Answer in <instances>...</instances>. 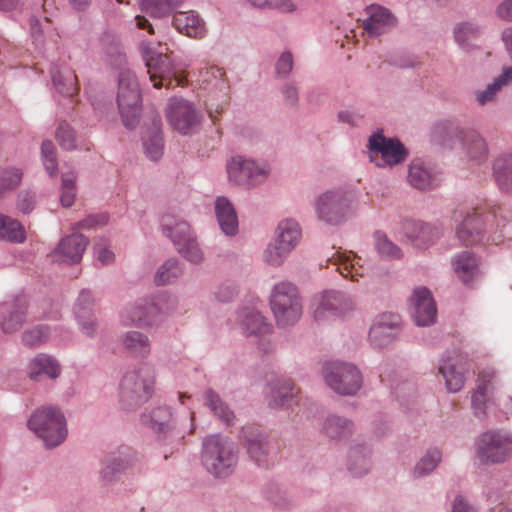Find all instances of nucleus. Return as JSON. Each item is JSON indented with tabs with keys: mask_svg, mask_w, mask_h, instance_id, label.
<instances>
[{
	"mask_svg": "<svg viewBox=\"0 0 512 512\" xmlns=\"http://www.w3.org/2000/svg\"><path fill=\"white\" fill-rule=\"evenodd\" d=\"M439 372L444 377L447 389L450 392H458L463 387V371L457 368L456 364L450 359L443 361L439 366Z\"/></svg>",
	"mask_w": 512,
	"mask_h": 512,
	"instance_id": "obj_38",
	"label": "nucleus"
},
{
	"mask_svg": "<svg viewBox=\"0 0 512 512\" xmlns=\"http://www.w3.org/2000/svg\"><path fill=\"white\" fill-rule=\"evenodd\" d=\"M76 196L75 177L73 174H63L60 201L64 207L74 203Z\"/></svg>",
	"mask_w": 512,
	"mask_h": 512,
	"instance_id": "obj_52",
	"label": "nucleus"
},
{
	"mask_svg": "<svg viewBox=\"0 0 512 512\" xmlns=\"http://www.w3.org/2000/svg\"><path fill=\"white\" fill-rule=\"evenodd\" d=\"M42 158L46 171L50 175H54L57 170L55 147L51 141H44L42 143Z\"/></svg>",
	"mask_w": 512,
	"mask_h": 512,
	"instance_id": "obj_57",
	"label": "nucleus"
},
{
	"mask_svg": "<svg viewBox=\"0 0 512 512\" xmlns=\"http://www.w3.org/2000/svg\"><path fill=\"white\" fill-rule=\"evenodd\" d=\"M168 119L176 130L188 134L199 124L200 115L191 103L174 99L169 105Z\"/></svg>",
	"mask_w": 512,
	"mask_h": 512,
	"instance_id": "obj_17",
	"label": "nucleus"
},
{
	"mask_svg": "<svg viewBox=\"0 0 512 512\" xmlns=\"http://www.w3.org/2000/svg\"><path fill=\"white\" fill-rule=\"evenodd\" d=\"M48 337V329L46 327L40 326L26 331L23 334V342L30 347H36L44 343Z\"/></svg>",
	"mask_w": 512,
	"mask_h": 512,
	"instance_id": "obj_55",
	"label": "nucleus"
},
{
	"mask_svg": "<svg viewBox=\"0 0 512 512\" xmlns=\"http://www.w3.org/2000/svg\"><path fill=\"white\" fill-rule=\"evenodd\" d=\"M117 102L125 126L134 127L140 113L141 95L136 77L130 70L119 75Z\"/></svg>",
	"mask_w": 512,
	"mask_h": 512,
	"instance_id": "obj_7",
	"label": "nucleus"
},
{
	"mask_svg": "<svg viewBox=\"0 0 512 512\" xmlns=\"http://www.w3.org/2000/svg\"><path fill=\"white\" fill-rule=\"evenodd\" d=\"M441 459V454L437 449L429 450L427 454L417 463L415 474L422 476L431 472Z\"/></svg>",
	"mask_w": 512,
	"mask_h": 512,
	"instance_id": "obj_53",
	"label": "nucleus"
},
{
	"mask_svg": "<svg viewBox=\"0 0 512 512\" xmlns=\"http://www.w3.org/2000/svg\"><path fill=\"white\" fill-rule=\"evenodd\" d=\"M108 223V216L106 214L89 215L83 221L78 223L79 229L92 228L98 225H105Z\"/></svg>",
	"mask_w": 512,
	"mask_h": 512,
	"instance_id": "obj_61",
	"label": "nucleus"
},
{
	"mask_svg": "<svg viewBox=\"0 0 512 512\" xmlns=\"http://www.w3.org/2000/svg\"><path fill=\"white\" fill-rule=\"evenodd\" d=\"M402 232L412 245L422 249L432 245L440 236L438 227L413 219L403 221Z\"/></svg>",
	"mask_w": 512,
	"mask_h": 512,
	"instance_id": "obj_18",
	"label": "nucleus"
},
{
	"mask_svg": "<svg viewBox=\"0 0 512 512\" xmlns=\"http://www.w3.org/2000/svg\"><path fill=\"white\" fill-rule=\"evenodd\" d=\"M365 11L367 19L363 22V29L370 37L382 35L396 25V18L385 7L372 4Z\"/></svg>",
	"mask_w": 512,
	"mask_h": 512,
	"instance_id": "obj_19",
	"label": "nucleus"
},
{
	"mask_svg": "<svg viewBox=\"0 0 512 512\" xmlns=\"http://www.w3.org/2000/svg\"><path fill=\"white\" fill-rule=\"evenodd\" d=\"M461 140L468 156L481 162L487 157V145L485 140L474 130L461 131Z\"/></svg>",
	"mask_w": 512,
	"mask_h": 512,
	"instance_id": "obj_33",
	"label": "nucleus"
},
{
	"mask_svg": "<svg viewBox=\"0 0 512 512\" xmlns=\"http://www.w3.org/2000/svg\"><path fill=\"white\" fill-rule=\"evenodd\" d=\"M369 156L377 166H393L403 162L407 151L399 140L375 133L369 138Z\"/></svg>",
	"mask_w": 512,
	"mask_h": 512,
	"instance_id": "obj_11",
	"label": "nucleus"
},
{
	"mask_svg": "<svg viewBox=\"0 0 512 512\" xmlns=\"http://www.w3.org/2000/svg\"><path fill=\"white\" fill-rule=\"evenodd\" d=\"M50 73L54 87L59 93L73 96L78 92L77 76L70 67L53 65Z\"/></svg>",
	"mask_w": 512,
	"mask_h": 512,
	"instance_id": "obj_25",
	"label": "nucleus"
},
{
	"mask_svg": "<svg viewBox=\"0 0 512 512\" xmlns=\"http://www.w3.org/2000/svg\"><path fill=\"white\" fill-rule=\"evenodd\" d=\"M399 330V317L395 314H381L373 322L369 339L373 346L381 348L389 344Z\"/></svg>",
	"mask_w": 512,
	"mask_h": 512,
	"instance_id": "obj_20",
	"label": "nucleus"
},
{
	"mask_svg": "<svg viewBox=\"0 0 512 512\" xmlns=\"http://www.w3.org/2000/svg\"><path fill=\"white\" fill-rule=\"evenodd\" d=\"M375 247L382 257L390 259H398L401 257L400 248L390 241L387 236L382 232L374 234Z\"/></svg>",
	"mask_w": 512,
	"mask_h": 512,
	"instance_id": "obj_46",
	"label": "nucleus"
},
{
	"mask_svg": "<svg viewBox=\"0 0 512 512\" xmlns=\"http://www.w3.org/2000/svg\"><path fill=\"white\" fill-rule=\"evenodd\" d=\"M56 139L63 149L71 150L75 147V135L67 123L59 125L56 131Z\"/></svg>",
	"mask_w": 512,
	"mask_h": 512,
	"instance_id": "obj_56",
	"label": "nucleus"
},
{
	"mask_svg": "<svg viewBox=\"0 0 512 512\" xmlns=\"http://www.w3.org/2000/svg\"><path fill=\"white\" fill-rule=\"evenodd\" d=\"M495 379V372L491 368L483 369L478 374L477 389L472 396V405L475 414H483L485 402L488 393L493 388V380Z\"/></svg>",
	"mask_w": 512,
	"mask_h": 512,
	"instance_id": "obj_30",
	"label": "nucleus"
},
{
	"mask_svg": "<svg viewBox=\"0 0 512 512\" xmlns=\"http://www.w3.org/2000/svg\"><path fill=\"white\" fill-rule=\"evenodd\" d=\"M512 80V67H506L503 74L497 77L493 83L489 84L484 90L476 93V99L480 105L492 102L501 88Z\"/></svg>",
	"mask_w": 512,
	"mask_h": 512,
	"instance_id": "obj_36",
	"label": "nucleus"
},
{
	"mask_svg": "<svg viewBox=\"0 0 512 512\" xmlns=\"http://www.w3.org/2000/svg\"><path fill=\"white\" fill-rule=\"evenodd\" d=\"M478 458L484 463H501L512 455V438L497 431L481 434L476 442Z\"/></svg>",
	"mask_w": 512,
	"mask_h": 512,
	"instance_id": "obj_9",
	"label": "nucleus"
},
{
	"mask_svg": "<svg viewBox=\"0 0 512 512\" xmlns=\"http://www.w3.org/2000/svg\"><path fill=\"white\" fill-rule=\"evenodd\" d=\"M324 378L331 389L342 395L356 393L362 384L360 372L348 363H329L324 369Z\"/></svg>",
	"mask_w": 512,
	"mask_h": 512,
	"instance_id": "obj_10",
	"label": "nucleus"
},
{
	"mask_svg": "<svg viewBox=\"0 0 512 512\" xmlns=\"http://www.w3.org/2000/svg\"><path fill=\"white\" fill-rule=\"evenodd\" d=\"M142 53L146 62L147 72L155 88L167 89L184 86L187 83L184 71H179L173 64L172 53L166 43L158 42L157 46L143 44Z\"/></svg>",
	"mask_w": 512,
	"mask_h": 512,
	"instance_id": "obj_1",
	"label": "nucleus"
},
{
	"mask_svg": "<svg viewBox=\"0 0 512 512\" xmlns=\"http://www.w3.org/2000/svg\"><path fill=\"white\" fill-rule=\"evenodd\" d=\"M215 213L222 231L226 235H234L238 229V220L231 202L225 197H218L215 201Z\"/></svg>",
	"mask_w": 512,
	"mask_h": 512,
	"instance_id": "obj_29",
	"label": "nucleus"
},
{
	"mask_svg": "<svg viewBox=\"0 0 512 512\" xmlns=\"http://www.w3.org/2000/svg\"><path fill=\"white\" fill-rule=\"evenodd\" d=\"M452 265L455 274L464 284H469L479 274V261L471 252L465 251L455 256Z\"/></svg>",
	"mask_w": 512,
	"mask_h": 512,
	"instance_id": "obj_28",
	"label": "nucleus"
},
{
	"mask_svg": "<svg viewBox=\"0 0 512 512\" xmlns=\"http://www.w3.org/2000/svg\"><path fill=\"white\" fill-rule=\"evenodd\" d=\"M268 451V442L263 435H256L247 441V452L259 465L265 463Z\"/></svg>",
	"mask_w": 512,
	"mask_h": 512,
	"instance_id": "obj_44",
	"label": "nucleus"
},
{
	"mask_svg": "<svg viewBox=\"0 0 512 512\" xmlns=\"http://www.w3.org/2000/svg\"><path fill=\"white\" fill-rule=\"evenodd\" d=\"M494 175L502 190L512 191V156L501 157L495 161Z\"/></svg>",
	"mask_w": 512,
	"mask_h": 512,
	"instance_id": "obj_40",
	"label": "nucleus"
},
{
	"mask_svg": "<svg viewBox=\"0 0 512 512\" xmlns=\"http://www.w3.org/2000/svg\"><path fill=\"white\" fill-rule=\"evenodd\" d=\"M238 460L235 444L221 435H210L203 442L202 462L216 477L230 475Z\"/></svg>",
	"mask_w": 512,
	"mask_h": 512,
	"instance_id": "obj_2",
	"label": "nucleus"
},
{
	"mask_svg": "<svg viewBox=\"0 0 512 512\" xmlns=\"http://www.w3.org/2000/svg\"><path fill=\"white\" fill-rule=\"evenodd\" d=\"M28 426L47 447H55L67 436L66 422L63 414L53 407H42L34 412L28 420Z\"/></svg>",
	"mask_w": 512,
	"mask_h": 512,
	"instance_id": "obj_4",
	"label": "nucleus"
},
{
	"mask_svg": "<svg viewBox=\"0 0 512 512\" xmlns=\"http://www.w3.org/2000/svg\"><path fill=\"white\" fill-rule=\"evenodd\" d=\"M409 310L418 326L435 322L437 309L430 291L425 287L416 288L409 298Z\"/></svg>",
	"mask_w": 512,
	"mask_h": 512,
	"instance_id": "obj_16",
	"label": "nucleus"
},
{
	"mask_svg": "<svg viewBox=\"0 0 512 512\" xmlns=\"http://www.w3.org/2000/svg\"><path fill=\"white\" fill-rule=\"evenodd\" d=\"M26 307L25 298L18 299L16 303L9 306L8 316L1 323L4 332L11 333L21 327L25 320Z\"/></svg>",
	"mask_w": 512,
	"mask_h": 512,
	"instance_id": "obj_35",
	"label": "nucleus"
},
{
	"mask_svg": "<svg viewBox=\"0 0 512 512\" xmlns=\"http://www.w3.org/2000/svg\"><path fill=\"white\" fill-rule=\"evenodd\" d=\"M497 15L503 19L512 21V0H505L497 7Z\"/></svg>",
	"mask_w": 512,
	"mask_h": 512,
	"instance_id": "obj_63",
	"label": "nucleus"
},
{
	"mask_svg": "<svg viewBox=\"0 0 512 512\" xmlns=\"http://www.w3.org/2000/svg\"><path fill=\"white\" fill-rule=\"evenodd\" d=\"M183 0H141V9L156 18H164L177 8Z\"/></svg>",
	"mask_w": 512,
	"mask_h": 512,
	"instance_id": "obj_39",
	"label": "nucleus"
},
{
	"mask_svg": "<svg viewBox=\"0 0 512 512\" xmlns=\"http://www.w3.org/2000/svg\"><path fill=\"white\" fill-rule=\"evenodd\" d=\"M452 512H475L463 497L457 496L453 502Z\"/></svg>",
	"mask_w": 512,
	"mask_h": 512,
	"instance_id": "obj_64",
	"label": "nucleus"
},
{
	"mask_svg": "<svg viewBox=\"0 0 512 512\" xmlns=\"http://www.w3.org/2000/svg\"><path fill=\"white\" fill-rule=\"evenodd\" d=\"M205 404L213 411V413L223 422L230 425L235 418L234 413L221 400L218 394L212 390H207L204 394Z\"/></svg>",
	"mask_w": 512,
	"mask_h": 512,
	"instance_id": "obj_41",
	"label": "nucleus"
},
{
	"mask_svg": "<svg viewBox=\"0 0 512 512\" xmlns=\"http://www.w3.org/2000/svg\"><path fill=\"white\" fill-rule=\"evenodd\" d=\"M293 67V58L290 52H284L280 56L276 64V71L278 75L286 76Z\"/></svg>",
	"mask_w": 512,
	"mask_h": 512,
	"instance_id": "obj_60",
	"label": "nucleus"
},
{
	"mask_svg": "<svg viewBox=\"0 0 512 512\" xmlns=\"http://www.w3.org/2000/svg\"><path fill=\"white\" fill-rule=\"evenodd\" d=\"M172 24L180 33L188 37L202 38L205 35V26L193 11L175 13Z\"/></svg>",
	"mask_w": 512,
	"mask_h": 512,
	"instance_id": "obj_26",
	"label": "nucleus"
},
{
	"mask_svg": "<svg viewBox=\"0 0 512 512\" xmlns=\"http://www.w3.org/2000/svg\"><path fill=\"white\" fill-rule=\"evenodd\" d=\"M144 149L146 155L152 160H158L163 153V144L160 129L155 127L153 135L144 137Z\"/></svg>",
	"mask_w": 512,
	"mask_h": 512,
	"instance_id": "obj_48",
	"label": "nucleus"
},
{
	"mask_svg": "<svg viewBox=\"0 0 512 512\" xmlns=\"http://www.w3.org/2000/svg\"><path fill=\"white\" fill-rule=\"evenodd\" d=\"M159 315V309L155 303L146 300L136 303L125 310L122 319L127 325L146 327L154 324Z\"/></svg>",
	"mask_w": 512,
	"mask_h": 512,
	"instance_id": "obj_22",
	"label": "nucleus"
},
{
	"mask_svg": "<svg viewBox=\"0 0 512 512\" xmlns=\"http://www.w3.org/2000/svg\"><path fill=\"white\" fill-rule=\"evenodd\" d=\"M369 460L362 448H353L349 452V470L355 476H362L369 470Z\"/></svg>",
	"mask_w": 512,
	"mask_h": 512,
	"instance_id": "obj_45",
	"label": "nucleus"
},
{
	"mask_svg": "<svg viewBox=\"0 0 512 512\" xmlns=\"http://www.w3.org/2000/svg\"><path fill=\"white\" fill-rule=\"evenodd\" d=\"M236 293V288L233 284L225 283L218 288L215 297L221 302H228L234 298Z\"/></svg>",
	"mask_w": 512,
	"mask_h": 512,
	"instance_id": "obj_62",
	"label": "nucleus"
},
{
	"mask_svg": "<svg viewBox=\"0 0 512 512\" xmlns=\"http://www.w3.org/2000/svg\"><path fill=\"white\" fill-rule=\"evenodd\" d=\"M258 8H274L282 12H293L302 0H248Z\"/></svg>",
	"mask_w": 512,
	"mask_h": 512,
	"instance_id": "obj_50",
	"label": "nucleus"
},
{
	"mask_svg": "<svg viewBox=\"0 0 512 512\" xmlns=\"http://www.w3.org/2000/svg\"><path fill=\"white\" fill-rule=\"evenodd\" d=\"M35 205L34 195L30 192H23L19 195L17 201V208L24 214L30 213Z\"/></svg>",
	"mask_w": 512,
	"mask_h": 512,
	"instance_id": "obj_59",
	"label": "nucleus"
},
{
	"mask_svg": "<svg viewBox=\"0 0 512 512\" xmlns=\"http://www.w3.org/2000/svg\"><path fill=\"white\" fill-rule=\"evenodd\" d=\"M408 179L411 185L420 190L432 189L438 182L427 164L420 160L413 161L409 166Z\"/></svg>",
	"mask_w": 512,
	"mask_h": 512,
	"instance_id": "obj_31",
	"label": "nucleus"
},
{
	"mask_svg": "<svg viewBox=\"0 0 512 512\" xmlns=\"http://www.w3.org/2000/svg\"><path fill=\"white\" fill-rule=\"evenodd\" d=\"M272 398L276 406H285L294 396V386L290 379H278L273 384Z\"/></svg>",
	"mask_w": 512,
	"mask_h": 512,
	"instance_id": "obj_43",
	"label": "nucleus"
},
{
	"mask_svg": "<svg viewBox=\"0 0 512 512\" xmlns=\"http://www.w3.org/2000/svg\"><path fill=\"white\" fill-rule=\"evenodd\" d=\"M60 372L61 368L57 360L44 353L31 359L27 368L29 378L35 381H39L43 376L56 379Z\"/></svg>",
	"mask_w": 512,
	"mask_h": 512,
	"instance_id": "obj_24",
	"label": "nucleus"
},
{
	"mask_svg": "<svg viewBox=\"0 0 512 512\" xmlns=\"http://www.w3.org/2000/svg\"><path fill=\"white\" fill-rule=\"evenodd\" d=\"M124 347L134 356L143 357L150 352L148 338L140 332H129L123 338Z\"/></svg>",
	"mask_w": 512,
	"mask_h": 512,
	"instance_id": "obj_42",
	"label": "nucleus"
},
{
	"mask_svg": "<svg viewBox=\"0 0 512 512\" xmlns=\"http://www.w3.org/2000/svg\"><path fill=\"white\" fill-rule=\"evenodd\" d=\"M300 239L301 229L297 222L291 219L280 222L275 241L270 243L263 253L264 261L269 265L279 266Z\"/></svg>",
	"mask_w": 512,
	"mask_h": 512,
	"instance_id": "obj_8",
	"label": "nucleus"
},
{
	"mask_svg": "<svg viewBox=\"0 0 512 512\" xmlns=\"http://www.w3.org/2000/svg\"><path fill=\"white\" fill-rule=\"evenodd\" d=\"M360 258L353 252L336 251L328 262L336 267V270L351 281H358L363 276L364 269L359 264Z\"/></svg>",
	"mask_w": 512,
	"mask_h": 512,
	"instance_id": "obj_23",
	"label": "nucleus"
},
{
	"mask_svg": "<svg viewBox=\"0 0 512 512\" xmlns=\"http://www.w3.org/2000/svg\"><path fill=\"white\" fill-rule=\"evenodd\" d=\"M241 324L248 336H259L265 338L272 329L264 316L255 309H244L240 312Z\"/></svg>",
	"mask_w": 512,
	"mask_h": 512,
	"instance_id": "obj_27",
	"label": "nucleus"
},
{
	"mask_svg": "<svg viewBox=\"0 0 512 512\" xmlns=\"http://www.w3.org/2000/svg\"><path fill=\"white\" fill-rule=\"evenodd\" d=\"M93 302L92 293L89 290H82L77 299V319L80 328L87 336H92L96 330V323L91 317L89 306Z\"/></svg>",
	"mask_w": 512,
	"mask_h": 512,
	"instance_id": "obj_32",
	"label": "nucleus"
},
{
	"mask_svg": "<svg viewBox=\"0 0 512 512\" xmlns=\"http://www.w3.org/2000/svg\"><path fill=\"white\" fill-rule=\"evenodd\" d=\"M154 376L148 369L131 371L124 375L120 384V403L124 409H133L152 395Z\"/></svg>",
	"mask_w": 512,
	"mask_h": 512,
	"instance_id": "obj_5",
	"label": "nucleus"
},
{
	"mask_svg": "<svg viewBox=\"0 0 512 512\" xmlns=\"http://www.w3.org/2000/svg\"><path fill=\"white\" fill-rule=\"evenodd\" d=\"M227 173L229 179L237 184H256L266 177L268 168L243 156H235L227 164Z\"/></svg>",
	"mask_w": 512,
	"mask_h": 512,
	"instance_id": "obj_15",
	"label": "nucleus"
},
{
	"mask_svg": "<svg viewBox=\"0 0 512 512\" xmlns=\"http://www.w3.org/2000/svg\"><path fill=\"white\" fill-rule=\"evenodd\" d=\"M354 208L353 196L343 190L326 191L315 201L319 219L329 224L345 221L353 213Z\"/></svg>",
	"mask_w": 512,
	"mask_h": 512,
	"instance_id": "obj_6",
	"label": "nucleus"
},
{
	"mask_svg": "<svg viewBox=\"0 0 512 512\" xmlns=\"http://www.w3.org/2000/svg\"><path fill=\"white\" fill-rule=\"evenodd\" d=\"M25 230L17 220L0 214V239L21 243L25 240Z\"/></svg>",
	"mask_w": 512,
	"mask_h": 512,
	"instance_id": "obj_37",
	"label": "nucleus"
},
{
	"mask_svg": "<svg viewBox=\"0 0 512 512\" xmlns=\"http://www.w3.org/2000/svg\"><path fill=\"white\" fill-rule=\"evenodd\" d=\"M128 465V461L120 457L111 456L104 462V468L102 469V476L104 479L111 480L116 472L125 469Z\"/></svg>",
	"mask_w": 512,
	"mask_h": 512,
	"instance_id": "obj_58",
	"label": "nucleus"
},
{
	"mask_svg": "<svg viewBox=\"0 0 512 512\" xmlns=\"http://www.w3.org/2000/svg\"><path fill=\"white\" fill-rule=\"evenodd\" d=\"M87 243V239L83 235L73 233L61 240L52 253V258L56 262L77 263L81 260Z\"/></svg>",
	"mask_w": 512,
	"mask_h": 512,
	"instance_id": "obj_21",
	"label": "nucleus"
},
{
	"mask_svg": "<svg viewBox=\"0 0 512 512\" xmlns=\"http://www.w3.org/2000/svg\"><path fill=\"white\" fill-rule=\"evenodd\" d=\"M171 419V412L167 407H158L150 414L151 427L157 431H164Z\"/></svg>",
	"mask_w": 512,
	"mask_h": 512,
	"instance_id": "obj_54",
	"label": "nucleus"
},
{
	"mask_svg": "<svg viewBox=\"0 0 512 512\" xmlns=\"http://www.w3.org/2000/svg\"><path fill=\"white\" fill-rule=\"evenodd\" d=\"M271 310L279 326L294 325L302 315V304L297 288L289 282L275 285L270 298Z\"/></svg>",
	"mask_w": 512,
	"mask_h": 512,
	"instance_id": "obj_3",
	"label": "nucleus"
},
{
	"mask_svg": "<svg viewBox=\"0 0 512 512\" xmlns=\"http://www.w3.org/2000/svg\"><path fill=\"white\" fill-rule=\"evenodd\" d=\"M453 219L458 222L456 236L463 245H474L481 241L484 223L476 208H458L453 213Z\"/></svg>",
	"mask_w": 512,
	"mask_h": 512,
	"instance_id": "obj_14",
	"label": "nucleus"
},
{
	"mask_svg": "<svg viewBox=\"0 0 512 512\" xmlns=\"http://www.w3.org/2000/svg\"><path fill=\"white\" fill-rule=\"evenodd\" d=\"M180 274L179 264L176 260H168L157 271L155 281L158 285H165L176 279Z\"/></svg>",
	"mask_w": 512,
	"mask_h": 512,
	"instance_id": "obj_49",
	"label": "nucleus"
},
{
	"mask_svg": "<svg viewBox=\"0 0 512 512\" xmlns=\"http://www.w3.org/2000/svg\"><path fill=\"white\" fill-rule=\"evenodd\" d=\"M164 230L172 239L178 252L192 263H199L203 259V253L192 234L190 226L185 221L170 223V219H164Z\"/></svg>",
	"mask_w": 512,
	"mask_h": 512,
	"instance_id": "obj_12",
	"label": "nucleus"
},
{
	"mask_svg": "<svg viewBox=\"0 0 512 512\" xmlns=\"http://www.w3.org/2000/svg\"><path fill=\"white\" fill-rule=\"evenodd\" d=\"M351 423L347 420L332 416L325 423V432L331 438H341L351 431Z\"/></svg>",
	"mask_w": 512,
	"mask_h": 512,
	"instance_id": "obj_47",
	"label": "nucleus"
},
{
	"mask_svg": "<svg viewBox=\"0 0 512 512\" xmlns=\"http://www.w3.org/2000/svg\"><path fill=\"white\" fill-rule=\"evenodd\" d=\"M22 171L15 167H8L0 171V191L5 192L19 185Z\"/></svg>",
	"mask_w": 512,
	"mask_h": 512,
	"instance_id": "obj_51",
	"label": "nucleus"
},
{
	"mask_svg": "<svg viewBox=\"0 0 512 512\" xmlns=\"http://www.w3.org/2000/svg\"><path fill=\"white\" fill-rule=\"evenodd\" d=\"M353 309V301L337 291H325L315 297L313 302V316L317 321L344 316Z\"/></svg>",
	"mask_w": 512,
	"mask_h": 512,
	"instance_id": "obj_13",
	"label": "nucleus"
},
{
	"mask_svg": "<svg viewBox=\"0 0 512 512\" xmlns=\"http://www.w3.org/2000/svg\"><path fill=\"white\" fill-rule=\"evenodd\" d=\"M481 31L479 27L471 22L458 23L454 28V38L459 47L464 51H469L476 46Z\"/></svg>",
	"mask_w": 512,
	"mask_h": 512,
	"instance_id": "obj_34",
	"label": "nucleus"
}]
</instances>
